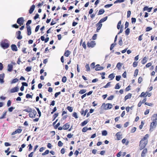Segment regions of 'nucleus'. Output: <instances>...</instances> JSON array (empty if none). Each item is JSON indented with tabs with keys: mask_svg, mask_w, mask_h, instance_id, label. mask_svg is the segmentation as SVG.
Returning a JSON list of instances; mask_svg holds the SVG:
<instances>
[{
	"mask_svg": "<svg viewBox=\"0 0 157 157\" xmlns=\"http://www.w3.org/2000/svg\"><path fill=\"white\" fill-rule=\"evenodd\" d=\"M85 67L86 68V71H90V69L89 64H86V65Z\"/></svg>",
	"mask_w": 157,
	"mask_h": 157,
	"instance_id": "28",
	"label": "nucleus"
},
{
	"mask_svg": "<svg viewBox=\"0 0 157 157\" xmlns=\"http://www.w3.org/2000/svg\"><path fill=\"white\" fill-rule=\"evenodd\" d=\"M58 145L59 147H62L63 145V143L61 141H59L58 143Z\"/></svg>",
	"mask_w": 157,
	"mask_h": 157,
	"instance_id": "50",
	"label": "nucleus"
},
{
	"mask_svg": "<svg viewBox=\"0 0 157 157\" xmlns=\"http://www.w3.org/2000/svg\"><path fill=\"white\" fill-rule=\"evenodd\" d=\"M5 41L7 42V40H5L4 41H2L1 43V46L4 49L8 48L9 46V43L7 42H6Z\"/></svg>",
	"mask_w": 157,
	"mask_h": 157,
	"instance_id": "2",
	"label": "nucleus"
},
{
	"mask_svg": "<svg viewBox=\"0 0 157 157\" xmlns=\"http://www.w3.org/2000/svg\"><path fill=\"white\" fill-rule=\"evenodd\" d=\"M131 20H132V24H133V23H135L136 22V18H135L132 17L131 18Z\"/></svg>",
	"mask_w": 157,
	"mask_h": 157,
	"instance_id": "62",
	"label": "nucleus"
},
{
	"mask_svg": "<svg viewBox=\"0 0 157 157\" xmlns=\"http://www.w3.org/2000/svg\"><path fill=\"white\" fill-rule=\"evenodd\" d=\"M114 98V96L113 95H111L110 97H108L107 98V100H112Z\"/></svg>",
	"mask_w": 157,
	"mask_h": 157,
	"instance_id": "48",
	"label": "nucleus"
},
{
	"mask_svg": "<svg viewBox=\"0 0 157 157\" xmlns=\"http://www.w3.org/2000/svg\"><path fill=\"white\" fill-rule=\"evenodd\" d=\"M58 113H55L53 115V120H55V119L58 116Z\"/></svg>",
	"mask_w": 157,
	"mask_h": 157,
	"instance_id": "63",
	"label": "nucleus"
},
{
	"mask_svg": "<svg viewBox=\"0 0 157 157\" xmlns=\"http://www.w3.org/2000/svg\"><path fill=\"white\" fill-rule=\"evenodd\" d=\"M107 16H106L104 18H102L100 20V21L99 22V23H101L106 21L107 19Z\"/></svg>",
	"mask_w": 157,
	"mask_h": 157,
	"instance_id": "21",
	"label": "nucleus"
},
{
	"mask_svg": "<svg viewBox=\"0 0 157 157\" xmlns=\"http://www.w3.org/2000/svg\"><path fill=\"white\" fill-rule=\"evenodd\" d=\"M32 94V95H31L29 94H27L26 95V98H32L33 97V94Z\"/></svg>",
	"mask_w": 157,
	"mask_h": 157,
	"instance_id": "40",
	"label": "nucleus"
},
{
	"mask_svg": "<svg viewBox=\"0 0 157 157\" xmlns=\"http://www.w3.org/2000/svg\"><path fill=\"white\" fill-rule=\"evenodd\" d=\"M16 35L17 36V38L19 40L21 39L22 37L21 36V32L20 31H18L16 32Z\"/></svg>",
	"mask_w": 157,
	"mask_h": 157,
	"instance_id": "8",
	"label": "nucleus"
},
{
	"mask_svg": "<svg viewBox=\"0 0 157 157\" xmlns=\"http://www.w3.org/2000/svg\"><path fill=\"white\" fill-rule=\"evenodd\" d=\"M130 33V29L127 28L125 31V33L126 35H128Z\"/></svg>",
	"mask_w": 157,
	"mask_h": 157,
	"instance_id": "39",
	"label": "nucleus"
},
{
	"mask_svg": "<svg viewBox=\"0 0 157 157\" xmlns=\"http://www.w3.org/2000/svg\"><path fill=\"white\" fill-rule=\"evenodd\" d=\"M143 80L142 78L141 77H139L138 80V82L140 83Z\"/></svg>",
	"mask_w": 157,
	"mask_h": 157,
	"instance_id": "55",
	"label": "nucleus"
},
{
	"mask_svg": "<svg viewBox=\"0 0 157 157\" xmlns=\"http://www.w3.org/2000/svg\"><path fill=\"white\" fill-rule=\"evenodd\" d=\"M124 0H117L116 1H115L114 3L116 4L118 3H121L124 2Z\"/></svg>",
	"mask_w": 157,
	"mask_h": 157,
	"instance_id": "35",
	"label": "nucleus"
},
{
	"mask_svg": "<svg viewBox=\"0 0 157 157\" xmlns=\"http://www.w3.org/2000/svg\"><path fill=\"white\" fill-rule=\"evenodd\" d=\"M88 130V128L86 127H84L82 129V132H86Z\"/></svg>",
	"mask_w": 157,
	"mask_h": 157,
	"instance_id": "47",
	"label": "nucleus"
},
{
	"mask_svg": "<svg viewBox=\"0 0 157 157\" xmlns=\"http://www.w3.org/2000/svg\"><path fill=\"white\" fill-rule=\"evenodd\" d=\"M132 96V94H131L129 93L128 95L125 96L124 97V100L126 101L127 99L130 98Z\"/></svg>",
	"mask_w": 157,
	"mask_h": 157,
	"instance_id": "18",
	"label": "nucleus"
},
{
	"mask_svg": "<svg viewBox=\"0 0 157 157\" xmlns=\"http://www.w3.org/2000/svg\"><path fill=\"white\" fill-rule=\"evenodd\" d=\"M147 62V58L145 57L142 60V63L143 64H144Z\"/></svg>",
	"mask_w": 157,
	"mask_h": 157,
	"instance_id": "31",
	"label": "nucleus"
},
{
	"mask_svg": "<svg viewBox=\"0 0 157 157\" xmlns=\"http://www.w3.org/2000/svg\"><path fill=\"white\" fill-rule=\"evenodd\" d=\"M60 94V92L56 93L55 94V97L56 98H57L59 95Z\"/></svg>",
	"mask_w": 157,
	"mask_h": 157,
	"instance_id": "54",
	"label": "nucleus"
},
{
	"mask_svg": "<svg viewBox=\"0 0 157 157\" xmlns=\"http://www.w3.org/2000/svg\"><path fill=\"white\" fill-rule=\"evenodd\" d=\"M120 38V39L119 42V44L121 46L123 44V42L122 40L121 37Z\"/></svg>",
	"mask_w": 157,
	"mask_h": 157,
	"instance_id": "52",
	"label": "nucleus"
},
{
	"mask_svg": "<svg viewBox=\"0 0 157 157\" xmlns=\"http://www.w3.org/2000/svg\"><path fill=\"white\" fill-rule=\"evenodd\" d=\"M26 109H24L23 111L29 113V115L30 118H34L37 114L36 111L34 109L30 108L29 106L25 107Z\"/></svg>",
	"mask_w": 157,
	"mask_h": 157,
	"instance_id": "1",
	"label": "nucleus"
},
{
	"mask_svg": "<svg viewBox=\"0 0 157 157\" xmlns=\"http://www.w3.org/2000/svg\"><path fill=\"white\" fill-rule=\"evenodd\" d=\"M54 20H52V22H51V25H54L56 23V21H57V20H58V19H55Z\"/></svg>",
	"mask_w": 157,
	"mask_h": 157,
	"instance_id": "38",
	"label": "nucleus"
},
{
	"mask_svg": "<svg viewBox=\"0 0 157 157\" xmlns=\"http://www.w3.org/2000/svg\"><path fill=\"white\" fill-rule=\"evenodd\" d=\"M31 67H27L25 69V71L27 72H29L31 70Z\"/></svg>",
	"mask_w": 157,
	"mask_h": 157,
	"instance_id": "43",
	"label": "nucleus"
},
{
	"mask_svg": "<svg viewBox=\"0 0 157 157\" xmlns=\"http://www.w3.org/2000/svg\"><path fill=\"white\" fill-rule=\"evenodd\" d=\"M24 20L23 17H20L17 20V22L20 25H21L24 23Z\"/></svg>",
	"mask_w": 157,
	"mask_h": 157,
	"instance_id": "6",
	"label": "nucleus"
},
{
	"mask_svg": "<svg viewBox=\"0 0 157 157\" xmlns=\"http://www.w3.org/2000/svg\"><path fill=\"white\" fill-rule=\"evenodd\" d=\"M11 101L10 100H9L7 103V105L8 107L10 106L11 105Z\"/></svg>",
	"mask_w": 157,
	"mask_h": 157,
	"instance_id": "57",
	"label": "nucleus"
},
{
	"mask_svg": "<svg viewBox=\"0 0 157 157\" xmlns=\"http://www.w3.org/2000/svg\"><path fill=\"white\" fill-rule=\"evenodd\" d=\"M70 127V125L68 124V123L64 125L63 126V128L64 130H67Z\"/></svg>",
	"mask_w": 157,
	"mask_h": 157,
	"instance_id": "19",
	"label": "nucleus"
},
{
	"mask_svg": "<svg viewBox=\"0 0 157 157\" xmlns=\"http://www.w3.org/2000/svg\"><path fill=\"white\" fill-rule=\"evenodd\" d=\"M136 127H134L133 128H132L131 131V133H134V132L136 130Z\"/></svg>",
	"mask_w": 157,
	"mask_h": 157,
	"instance_id": "56",
	"label": "nucleus"
},
{
	"mask_svg": "<svg viewBox=\"0 0 157 157\" xmlns=\"http://www.w3.org/2000/svg\"><path fill=\"white\" fill-rule=\"evenodd\" d=\"M119 83H118L116 84V85L115 87V89H120V88L121 87V86H119Z\"/></svg>",
	"mask_w": 157,
	"mask_h": 157,
	"instance_id": "41",
	"label": "nucleus"
},
{
	"mask_svg": "<svg viewBox=\"0 0 157 157\" xmlns=\"http://www.w3.org/2000/svg\"><path fill=\"white\" fill-rule=\"evenodd\" d=\"M6 113L7 111H5V112H4L2 116L0 117V119L5 118V116L6 115Z\"/></svg>",
	"mask_w": 157,
	"mask_h": 157,
	"instance_id": "29",
	"label": "nucleus"
},
{
	"mask_svg": "<svg viewBox=\"0 0 157 157\" xmlns=\"http://www.w3.org/2000/svg\"><path fill=\"white\" fill-rule=\"evenodd\" d=\"M41 40L43 41H44L45 43H46L49 40V38L48 37L45 39V37L44 36H41L40 37Z\"/></svg>",
	"mask_w": 157,
	"mask_h": 157,
	"instance_id": "15",
	"label": "nucleus"
},
{
	"mask_svg": "<svg viewBox=\"0 0 157 157\" xmlns=\"http://www.w3.org/2000/svg\"><path fill=\"white\" fill-rule=\"evenodd\" d=\"M67 79L66 76H64L62 79V81L63 82L65 83L67 81Z\"/></svg>",
	"mask_w": 157,
	"mask_h": 157,
	"instance_id": "36",
	"label": "nucleus"
},
{
	"mask_svg": "<svg viewBox=\"0 0 157 157\" xmlns=\"http://www.w3.org/2000/svg\"><path fill=\"white\" fill-rule=\"evenodd\" d=\"M27 30V34L28 36H30L31 34V29L30 26L26 27Z\"/></svg>",
	"mask_w": 157,
	"mask_h": 157,
	"instance_id": "11",
	"label": "nucleus"
},
{
	"mask_svg": "<svg viewBox=\"0 0 157 157\" xmlns=\"http://www.w3.org/2000/svg\"><path fill=\"white\" fill-rule=\"evenodd\" d=\"M73 116L75 117V118H77L78 117L77 115V114L76 112H74L72 115Z\"/></svg>",
	"mask_w": 157,
	"mask_h": 157,
	"instance_id": "58",
	"label": "nucleus"
},
{
	"mask_svg": "<svg viewBox=\"0 0 157 157\" xmlns=\"http://www.w3.org/2000/svg\"><path fill=\"white\" fill-rule=\"evenodd\" d=\"M146 94H146V92L145 93H144V92H143L141 93V94L139 96L140 97H146L147 96Z\"/></svg>",
	"mask_w": 157,
	"mask_h": 157,
	"instance_id": "26",
	"label": "nucleus"
},
{
	"mask_svg": "<svg viewBox=\"0 0 157 157\" xmlns=\"http://www.w3.org/2000/svg\"><path fill=\"white\" fill-rule=\"evenodd\" d=\"M32 22V21L31 20H29L26 23V27L28 26H30L29 25Z\"/></svg>",
	"mask_w": 157,
	"mask_h": 157,
	"instance_id": "34",
	"label": "nucleus"
},
{
	"mask_svg": "<svg viewBox=\"0 0 157 157\" xmlns=\"http://www.w3.org/2000/svg\"><path fill=\"white\" fill-rule=\"evenodd\" d=\"M14 109V107H11L8 109V110L9 112H11Z\"/></svg>",
	"mask_w": 157,
	"mask_h": 157,
	"instance_id": "51",
	"label": "nucleus"
},
{
	"mask_svg": "<svg viewBox=\"0 0 157 157\" xmlns=\"http://www.w3.org/2000/svg\"><path fill=\"white\" fill-rule=\"evenodd\" d=\"M19 88H18V87H15L10 90V92L11 93H15L17 92Z\"/></svg>",
	"mask_w": 157,
	"mask_h": 157,
	"instance_id": "9",
	"label": "nucleus"
},
{
	"mask_svg": "<svg viewBox=\"0 0 157 157\" xmlns=\"http://www.w3.org/2000/svg\"><path fill=\"white\" fill-rule=\"evenodd\" d=\"M87 46L88 47H91L93 48L95 45L96 44L94 41H92L90 42H88L87 43Z\"/></svg>",
	"mask_w": 157,
	"mask_h": 157,
	"instance_id": "7",
	"label": "nucleus"
},
{
	"mask_svg": "<svg viewBox=\"0 0 157 157\" xmlns=\"http://www.w3.org/2000/svg\"><path fill=\"white\" fill-rule=\"evenodd\" d=\"M70 53L71 52L69 51H66L64 54V55L66 57H68L70 55Z\"/></svg>",
	"mask_w": 157,
	"mask_h": 157,
	"instance_id": "23",
	"label": "nucleus"
},
{
	"mask_svg": "<svg viewBox=\"0 0 157 157\" xmlns=\"http://www.w3.org/2000/svg\"><path fill=\"white\" fill-rule=\"evenodd\" d=\"M13 66L11 64H9L8 65V71H11L13 69Z\"/></svg>",
	"mask_w": 157,
	"mask_h": 157,
	"instance_id": "20",
	"label": "nucleus"
},
{
	"mask_svg": "<svg viewBox=\"0 0 157 157\" xmlns=\"http://www.w3.org/2000/svg\"><path fill=\"white\" fill-rule=\"evenodd\" d=\"M36 110L37 111L39 115V117H40L41 115V113L40 110L38 108L36 107Z\"/></svg>",
	"mask_w": 157,
	"mask_h": 157,
	"instance_id": "42",
	"label": "nucleus"
},
{
	"mask_svg": "<svg viewBox=\"0 0 157 157\" xmlns=\"http://www.w3.org/2000/svg\"><path fill=\"white\" fill-rule=\"evenodd\" d=\"M95 63L94 62L90 64V67H91V68H92V69L94 68L95 67Z\"/></svg>",
	"mask_w": 157,
	"mask_h": 157,
	"instance_id": "59",
	"label": "nucleus"
},
{
	"mask_svg": "<svg viewBox=\"0 0 157 157\" xmlns=\"http://www.w3.org/2000/svg\"><path fill=\"white\" fill-rule=\"evenodd\" d=\"M152 9V7L148 8L147 6H145L144 7L143 11L147 10L148 12H150L151 11Z\"/></svg>",
	"mask_w": 157,
	"mask_h": 157,
	"instance_id": "14",
	"label": "nucleus"
},
{
	"mask_svg": "<svg viewBox=\"0 0 157 157\" xmlns=\"http://www.w3.org/2000/svg\"><path fill=\"white\" fill-rule=\"evenodd\" d=\"M113 5V4H107V5H105L104 7L105 8H109V7L111 6H112Z\"/></svg>",
	"mask_w": 157,
	"mask_h": 157,
	"instance_id": "49",
	"label": "nucleus"
},
{
	"mask_svg": "<svg viewBox=\"0 0 157 157\" xmlns=\"http://www.w3.org/2000/svg\"><path fill=\"white\" fill-rule=\"evenodd\" d=\"M35 6L34 5H32L30 7L29 10V13L30 14H31L33 13L34 10Z\"/></svg>",
	"mask_w": 157,
	"mask_h": 157,
	"instance_id": "12",
	"label": "nucleus"
},
{
	"mask_svg": "<svg viewBox=\"0 0 157 157\" xmlns=\"http://www.w3.org/2000/svg\"><path fill=\"white\" fill-rule=\"evenodd\" d=\"M115 77V75H114L113 73H112L110 74L108 76V78H110V80H112L113 79V78Z\"/></svg>",
	"mask_w": 157,
	"mask_h": 157,
	"instance_id": "27",
	"label": "nucleus"
},
{
	"mask_svg": "<svg viewBox=\"0 0 157 157\" xmlns=\"http://www.w3.org/2000/svg\"><path fill=\"white\" fill-rule=\"evenodd\" d=\"M67 109L70 112H72L73 111V109L71 107L69 106H68L67 108Z\"/></svg>",
	"mask_w": 157,
	"mask_h": 157,
	"instance_id": "44",
	"label": "nucleus"
},
{
	"mask_svg": "<svg viewBox=\"0 0 157 157\" xmlns=\"http://www.w3.org/2000/svg\"><path fill=\"white\" fill-rule=\"evenodd\" d=\"M18 81V79L17 78L13 79L11 81V83L13 84L15 83Z\"/></svg>",
	"mask_w": 157,
	"mask_h": 157,
	"instance_id": "30",
	"label": "nucleus"
},
{
	"mask_svg": "<svg viewBox=\"0 0 157 157\" xmlns=\"http://www.w3.org/2000/svg\"><path fill=\"white\" fill-rule=\"evenodd\" d=\"M101 107L104 108V109L105 110H107L109 109H111L113 107V105L111 104L107 103L105 104V103H103Z\"/></svg>",
	"mask_w": 157,
	"mask_h": 157,
	"instance_id": "3",
	"label": "nucleus"
},
{
	"mask_svg": "<svg viewBox=\"0 0 157 157\" xmlns=\"http://www.w3.org/2000/svg\"><path fill=\"white\" fill-rule=\"evenodd\" d=\"M157 125V122L156 121H155L154 120L151 123L150 126V131H153V129L155 128Z\"/></svg>",
	"mask_w": 157,
	"mask_h": 157,
	"instance_id": "5",
	"label": "nucleus"
},
{
	"mask_svg": "<svg viewBox=\"0 0 157 157\" xmlns=\"http://www.w3.org/2000/svg\"><path fill=\"white\" fill-rule=\"evenodd\" d=\"M22 131V129L18 128L15 130L14 132H13L12 133V135H13L17 133H20Z\"/></svg>",
	"mask_w": 157,
	"mask_h": 157,
	"instance_id": "10",
	"label": "nucleus"
},
{
	"mask_svg": "<svg viewBox=\"0 0 157 157\" xmlns=\"http://www.w3.org/2000/svg\"><path fill=\"white\" fill-rule=\"evenodd\" d=\"M105 12V10L103 9L100 10L98 12V15H100L103 14Z\"/></svg>",
	"mask_w": 157,
	"mask_h": 157,
	"instance_id": "25",
	"label": "nucleus"
},
{
	"mask_svg": "<svg viewBox=\"0 0 157 157\" xmlns=\"http://www.w3.org/2000/svg\"><path fill=\"white\" fill-rule=\"evenodd\" d=\"M4 77L3 75H0V82L1 83H3L4 82Z\"/></svg>",
	"mask_w": 157,
	"mask_h": 157,
	"instance_id": "22",
	"label": "nucleus"
},
{
	"mask_svg": "<svg viewBox=\"0 0 157 157\" xmlns=\"http://www.w3.org/2000/svg\"><path fill=\"white\" fill-rule=\"evenodd\" d=\"M88 122V121L87 120L81 123V125L82 126H84Z\"/></svg>",
	"mask_w": 157,
	"mask_h": 157,
	"instance_id": "33",
	"label": "nucleus"
},
{
	"mask_svg": "<svg viewBox=\"0 0 157 157\" xmlns=\"http://www.w3.org/2000/svg\"><path fill=\"white\" fill-rule=\"evenodd\" d=\"M121 21H120L118 24H117V28L118 29H119L120 28V26H121Z\"/></svg>",
	"mask_w": 157,
	"mask_h": 157,
	"instance_id": "61",
	"label": "nucleus"
},
{
	"mask_svg": "<svg viewBox=\"0 0 157 157\" xmlns=\"http://www.w3.org/2000/svg\"><path fill=\"white\" fill-rule=\"evenodd\" d=\"M11 48L12 50L13 51H17V48L15 44H12L11 45Z\"/></svg>",
	"mask_w": 157,
	"mask_h": 157,
	"instance_id": "16",
	"label": "nucleus"
},
{
	"mask_svg": "<svg viewBox=\"0 0 157 157\" xmlns=\"http://www.w3.org/2000/svg\"><path fill=\"white\" fill-rule=\"evenodd\" d=\"M152 29V28L150 27H148L146 28V31L148 32L149 31Z\"/></svg>",
	"mask_w": 157,
	"mask_h": 157,
	"instance_id": "64",
	"label": "nucleus"
},
{
	"mask_svg": "<svg viewBox=\"0 0 157 157\" xmlns=\"http://www.w3.org/2000/svg\"><path fill=\"white\" fill-rule=\"evenodd\" d=\"M120 133V132H118L117 133V134H116V136H117L116 140H120L121 138V135L119 134Z\"/></svg>",
	"mask_w": 157,
	"mask_h": 157,
	"instance_id": "17",
	"label": "nucleus"
},
{
	"mask_svg": "<svg viewBox=\"0 0 157 157\" xmlns=\"http://www.w3.org/2000/svg\"><path fill=\"white\" fill-rule=\"evenodd\" d=\"M99 64H97L95 70L96 71H100L102 70H103L104 68L102 67H99L100 66Z\"/></svg>",
	"mask_w": 157,
	"mask_h": 157,
	"instance_id": "13",
	"label": "nucleus"
},
{
	"mask_svg": "<svg viewBox=\"0 0 157 157\" xmlns=\"http://www.w3.org/2000/svg\"><path fill=\"white\" fill-rule=\"evenodd\" d=\"M102 136H106L107 135V132L106 130H104L102 132Z\"/></svg>",
	"mask_w": 157,
	"mask_h": 157,
	"instance_id": "32",
	"label": "nucleus"
},
{
	"mask_svg": "<svg viewBox=\"0 0 157 157\" xmlns=\"http://www.w3.org/2000/svg\"><path fill=\"white\" fill-rule=\"evenodd\" d=\"M86 92V90L83 89L80 90L79 92V93L81 94H82L85 93Z\"/></svg>",
	"mask_w": 157,
	"mask_h": 157,
	"instance_id": "37",
	"label": "nucleus"
},
{
	"mask_svg": "<svg viewBox=\"0 0 157 157\" xmlns=\"http://www.w3.org/2000/svg\"><path fill=\"white\" fill-rule=\"evenodd\" d=\"M102 26V24H100L98 25V27L97 29V32H98V31L101 29Z\"/></svg>",
	"mask_w": 157,
	"mask_h": 157,
	"instance_id": "46",
	"label": "nucleus"
},
{
	"mask_svg": "<svg viewBox=\"0 0 157 157\" xmlns=\"http://www.w3.org/2000/svg\"><path fill=\"white\" fill-rule=\"evenodd\" d=\"M147 144V141H142L141 140L140 142V150L144 149Z\"/></svg>",
	"mask_w": 157,
	"mask_h": 157,
	"instance_id": "4",
	"label": "nucleus"
},
{
	"mask_svg": "<svg viewBox=\"0 0 157 157\" xmlns=\"http://www.w3.org/2000/svg\"><path fill=\"white\" fill-rule=\"evenodd\" d=\"M121 77V76L120 75L117 76L116 77V79L117 81H119L120 80Z\"/></svg>",
	"mask_w": 157,
	"mask_h": 157,
	"instance_id": "53",
	"label": "nucleus"
},
{
	"mask_svg": "<svg viewBox=\"0 0 157 157\" xmlns=\"http://www.w3.org/2000/svg\"><path fill=\"white\" fill-rule=\"evenodd\" d=\"M144 122L143 121H142L141 122V124L139 126V128H140V129H141L143 127V126L144 125Z\"/></svg>",
	"mask_w": 157,
	"mask_h": 157,
	"instance_id": "60",
	"label": "nucleus"
},
{
	"mask_svg": "<svg viewBox=\"0 0 157 157\" xmlns=\"http://www.w3.org/2000/svg\"><path fill=\"white\" fill-rule=\"evenodd\" d=\"M122 63H118L117 65V67L120 70L121 69V67L122 66Z\"/></svg>",
	"mask_w": 157,
	"mask_h": 157,
	"instance_id": "24",
	"label": "nucleus"
},
{
	"mask_svg": "<svg viewBox=\"0 0 157 157\" xmlns=\"http://www.w3.org/2000/svg\"><path fill=\"white\" fill-rule=\"evenodd\" d=\"M138 70L137 69H136L135 71V72H134V76H135V77H136V76L137 75H138Z\"/></svg>",
	"mask_w": 157,
	"mask_h": 157,
	"instance_id": "45",
	"label": "nucleus"
}]
</instances>
